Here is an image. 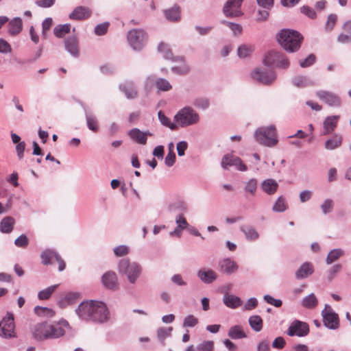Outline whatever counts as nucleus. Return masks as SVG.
Listing matches in <instances>:
<instances>
[{
	"instance_id": "1",
	"label": "nucleus",
	"mask_w": 351,
	"mask_h": 351,
	"mask_svg": "<svg viewBox=\"0 0 351 351\" xmlns=\"http://www.w3.org/2000/svg\"><path fill=\"white\" fill-rule=\"evenodd\" d=\"M80 319L104 324L109 320L110 312L106 304L100 301H84L75 309Z\"/></svg>"
},
{
	"instance_id": "2",
	"label": "nucleus",
	"mask_w": 351,
	"mask_h": 351,
	"mask_svg": "<svg viewBox=\"0 0 351 351\" xmlns=\"http://www.w3.org/2000/svg\"><path fill=\"white\" fill-rule=\"evenodd\" d=\"M277 40L285 50L293 53L300 49L303 37L297 31L285 29L278 34Z\"/></svg>"
},
{
	"instance_id": "3",
	"label": "nucleus",
	"mask_w": 351,
	"mask_h": 351,
	"mask_svg": "<svg viewBox=\"0 0 351 351\" xmlns=\"http://www.w3.org/2000/svg\"><path fill=\"white\" fill-rule=\"evenodd\" d=\"M142 266L137 262H132L128 258H123L119 261L118 271L125 275L131 284H135L142 274Z\"/></svg>"
},
{
	"instance_id": "4",
	"label": "nucleus",
	"mask_w": 351,
	"mask_h": 351,
	"mask_svg": "<svg viewBox=\"0 0 351 351\" xmlns=\"http://www.w3.org/2000/svg\"><path fill=\"white\" fill-rule=\"evenodd\" d=\"M173 119L178 126L186 128L197 124L200 116L192 107L185 106L177 112Z\"/></svg>"
},
{
	"instance_id": "5",
	"label": "nucleus",
	"mask_w": 351,
	"mask_h": 351,
	"mask_svg": "<svg viewBox=\"0 0 351 351\" xmlns=\"http://www.w3.org/2000/svg\"><path fill=\"white\" fill-rule=\"evenodd\" d=\"M254 136L260 144L267 147H274L278 143L276 128L274 125L258 128L256 130Z\"/></svg>"
},
{
	"instance_id": "6",
	"label": "nucleus",
	"mask_w": 351,
	"mask_h": 351,
	"mask_svg": "<svg viewBox=\"0 0 351 351\" xmlns=\"http://www.w3.org/2000/svg\"><path fill=\"white\" fill-rule=\"evenodd\" d=\"M147 33L141 29H133L128 33V40L130 47L136 51L141 50L147 41Z\"/></svg>"
},
{
	"instance_id": "7",
	"label": "nucleus",
	"mask_w": 351,
	"mask_h": 351,
	"mask_svg": "<svg viewBox=\"0 0 351 351\" xmlns=\"http://www.w3.org/2000/svg\"><path fill=\"white\" fill-rule=\"evenodd\" d=\"M252 78L258 83L269 85L276 80V74L272 70L256 68L251 73Z\"/></svg>"
},
{
	"instance_id": "8",
	"label": "nucleus",
	"mask_w": 351,
	"mask_h": 351,
	"mask_svg": "<svg viewBox=\"0 0 351 351\" xmlns=\"http://www.w3.org/2000/svg\"><path fill=\"white\" fill-rule=\"evenodd\" d=\"M14 315L8 313L0 322V337L5 339H10L15 337Z\"/></svg>"
},
{
	"instance_id": "9",
	"label": "nucleus",
	"mask_w": 351,
	"mask_h": 351,
	"mask_svg": "<svg viewBox=\"0 0 351 351\" xmlns=\"http://www.w3.org/2000/svg\"><path fill=\"white\" fill-rule=\"evenodd\" d=\"M243 0H228L223 5V13L226 17L235 18L243 15L241 5Z\"/></svg>"
},
{
	"instance_id": "10",
	"label": "nucleus",
	"mask_w": 351,
	"mask_h": 351,
	"mask_svg": "<svg viewBox=\"0 0 351 351\" xmlns=\"http://www.w3.org/2000/svg\"><path fill=\"white\" fill-rule=\"evenodd\" d=\"M309 333V326L306 322L300 320L293 321L289 326L287 334L289 336L303 337Z\"/></svg>"
},
{
	"instance_id": "11",
	"label": "nucleus",
	"mask_w": 351,
	"mask_h": 351,
	"mask_svg": "<svg viewBox=\"0 0 351 351\" xmlns=\"http://www.w3.org/2000/svg\"><path fill=\"white\" fill-rule=\"evenodd\" d=\"M102 285L108 289L117 290L119 288L117 276L114 271H108L101 277Z\"/></svg>"
},
{
	"instance_id": "12",
	"label": "nucleus",
	"mask_w": 351,
	"mask_h": 351,
	"mask_svg": "<svg viewBox=\"0 0 351 351\" xmlns=\"http://www.w3.org/2000/svg\"><path fill=\"white\" fill-rule=\"evenodd\" d=\"M219 271L228 275L236 272L239 269L238 264L230 258H226L218 263Z\"/></svg>"
},
{
	"instance_id": "13",
	"label": "nucleus",
	"mask_w": 351,
	"mask_h": 351,
	"mask_svg": "<svg viewBox=\"0 0 351 351\" xmlns=\"http://www.w3.org/2000/svg\"><path fill=\"white\" fill-rule=\"evenodd\" d=\"M49 324L47 322H42L36 324L34 326L33 331L34 337L38 341L49 339Z\"/></svg>"
},
{
	"instance_id": "14",
	"label": "nucleus",
	"mask_w": 351,
	"mask_h": 351,
	"mask_svg": "<svg viewBox=\"0 0 351 351\" xmlns=\"http://www.w3.org/2000/svg\"><path fill=\"white\" fill-rule=\"evenodd\" d=\"M128 134L132 140L141 145L146 144L147 140V136L152 135L149 131L142 132L136 128L130 130Z\"/></svg>"
},
{
	"instance_id": "15",
	"label": "nucleus",
	"mask_w": 351,
	"mask_h": 351,
	"mask_svg": "<svg viewBox=\"0 0 351 351\" xmlns=\"http://www.w3.org/2000/svg\"><path fill=\"white\" fill-rule=\"evenodd\" d=\"M197 276L204 284H211L217 278V274L211 269H201Z\"/></svg>"
},
{
	"instance_id": "16",
	"label": "nucleus",
	"mask_w": 351,
	"mask_h": 351,
	"mask_svg": "<svg viewBox=\"0 0 351 351\" xmlns=\"http://www.w3.org/2000/svg\"><path fill=\"white\" fill-rule=\"evenodd\" d=\"M91 15V10L84 6H77L69 14V17L72 20H84Z\"/></svg>"
},
{
	"instance_id": "17",
	"label": "nucleus",
	"mask_w": 351,
	"mask_h": 351,
	"mask_svg": "<svg viewBox=\"0 0 351 351\" xmlns=\"http://www.w3.org/2000/svg\"><path fill=\"white\" fill-rule=\"evenodd\" d=\"M66 50L73 57L79 56L78 41L76 36L69 37L64 40Z\"/></svg>"
},
{
	"instance_id": "18",
	"label": "nucleus",
	"mask_w": 351,
	"mask_h": 351,
	"mask_svg": "<svg viewBox=\"0 0 351 351\" xmlns=\"http://www.w3.org/2000/svg\"><path fill=\"white\" fill-rule=\"evenodd\" d=\"M82 106L85 112V117L88 128L93 132H97L99 126L97 117L88 111L86 105L82 104Z\"/></svg>"
},
{
	"instance_id": "19",
	"label": "nucleus",
	"mask_w": 351,
	"mask_h": 351,
	"mask_svg": "<svg viewBox=\"0 0 351 351\" xmlns=\"http://www.w3.org/2000/svg\"><path fill=\"white\" fill-rule=\"evenodd\" d=\"M261 188L263 192L269 195H271L277 191L278 184L275 180L268 178L261 182Z\"/></svg>"
},
{
	"instance_id": "20",
	"label": "nucleus",
	"mask_w": 351,
	"mask_h": 351,
	"mask_svg": "<svg viewBox=\"0 0 351 351\" xmlns=\"http://www.w3.org/2000/svg\"><path fill=\"white\" fill-rule=\"evenodd\" d=\"M119 89L122 91L127 99H132L137 97L138 93L132 82H126L119 85Z\"/></svg>"
},
{
	"instance_id": "21",
	"label": "nucleus",
	"mask_w": 351,
	"mask_h": 351,
	"mask_svg": "<svg viewBox=\"0 0 351 351\" xmlns=\"http://www.w3.org/2000/svg\"><path fill=\"white\" fill-rule=\"evenodd\" d=\"M223 304L230 308H237L241 306L242 300L238 296L226 293L223 297Z\"/></svg>"
},
{
	"instance_id": "22",
	"label": "nucleus",
	"mask_w": 351,
	"mask_h": 351,
	"mask_svg": "<svg viewBox=\"0 0 351 351\" xmlns=\"http://www.w3.org/2000/svg\"><path fill=\"white\" fill-rule=\"evenodd\" d=\"M239 229L248 241H254L259 238L258 232L252 226L242 225L240 226Z\"/></svg>"
},
{
	"instance_id": "23",
	"label": "nucleus",
	"mask_w": 351,
	"mask_h": 351,
	"mask_svg": "<svg viewBox=\"0 0 351 351\" xmlns=\"http://www.w3.org/2000/svg\"><path fill=\"white\" fill-rule=\"evenodd\" d=\"M313 273V266L311 263H304L295 272V278L298 280L306 278Z\"/></svg>"
},
{
	"instance_id": "24",
	"label": "nucleus",
	"mask_w": 351,
	"mask_h": 351,
	"mask_svg": "<svg viewBox=\"0 0 351 351\" xmlns=\"http://www.w3.org/2000/svg\"><path fill=\"white\" fill-rule=\"evenodd\" d=\"M22 27V19L20 17H15L9 21L8 32L12 36H16L21 32Z\"/></svg>"
},
{
	"instance_id": "25",
	"label": "nucleus",
	"mask_w": 351,
	"mask_h": 351,
	"mask_svg": "<svg viewBox=\"0 0 351 351\" xmlns=\"http://www.w3.org/2000/svg\"><path fill=\"white\" fill-rule=\"evenodd\" d=\"M279 58H280V53L271 51L265 55L263 64L267 66H276Z\"/></svg>"
},
{
	"instance_id": "26",
	"label": "nucleus",
	"mask_w": 351,
	"mask_h": 351,
	"mask_svg": "<svg viewBox=\"0 0 351 351\" xmlns=\"http://www.w3.org/2000/svg\"><path fill=\"white\" fill-rule=\"evenodd\" d=\"M80 298V294L77 292H69L62 298L58 304L60 307L64 308L67 305L73 304Z\"/></svg>"
},
{
	"instance_id": "27",
	"label": "nucleus",
	"mask_w": 351,
	"mask_h": 351,
	"mask_svg": "<svg viewBox=\"0 0 351 351\" xmlns=\"http://www.w3.org/2000/svg\"><path fill=\"white\" fill-rule=\"evenodd\" d=\"M158 50L162 54L165 59L171 60L172 61H183L182 57H173L171 49L167 44L161 43L158 47Z\"/></svg>"
},
{
	"instance_id": "28",
	"label": "nucleus",
	"mask_w": 351,
	"mask_h": 351,
	"mask_svg": "<svg viewBox=\"0 0 351 351\" xmlns=\"http://www.w3.org/2000/svg\"><path fill=\"white\" fill-rule=\"evenodd\" d=\"M164 14L168 21L177 22L180 19V8L177 5L164 10Z\"/></svg>"
},
{
	"instance_id": "29",
	"label": "nucleus",
	"mask_w": 351,
	"mask_h": 351,
	"mask_svg": "<svg viewBox=\"0 0 351 351\" xmlns=\"http://www.w3.org/2000/svg\"><path fill=\"white\" fill-rule=\"evenodd\" d=\"M40 257L42 258V263L44 265L51 264V261L53 259L58 261L59 259L61 258L60 256L58 254V252H56L55 250H47L44 251L41 254Z\"/></svg>"
},
{
	"instance_id": "30",
	"label": "nucleus",
	"mask_w": 351,
	"mask_h": 351,
	"mask_svg": "<svg viewBox=\"0 0 351 351\" xmlns=\"http://www.w3.org/2000/svg\"><path fill=\"white\" fill-rule=\"evenodd\" d=\"M258 189V180L256 178H250L244 182L243 191L245 194L255 196Z\"/></svg>"
},
{
	"instance_id": "31",
	"label": "nucleus",
	"mask_w": 351,
	"mask_h": 351,
	"mask_svg": "<svg viewBox=\"0 0 351 351\" xmlns=\"http://www.w3.org/2000/svg\"><path fill=\"white\" fill-rule=\"evenodd\" d=\"M49 339H58L64 335L65 330L58 324H49Z\"/></svg>"
},
{
	"instance_id": "32",
	"label": "nucleus",
	"mask_w": 351,
	"mask_h": 351,
	"mask_svg": "<svg viewBox=\"0 0 351 351\" xmlns=\"http://www.w3.org/2000/svg\"><path fill=\"white\" fill-rule=\"evenodd\" d=\"M14 219L12 217H5L0 221V231L3 233H10L14 228Z\"/></svg>"
},
{
	"instance_id": "33",
	"label": "nucleus",
	"mask_w": 351,
	"mask_h": 351,
	"mask_svg": "<svg viewBox=\"0 0 351 351\" xmlns=\"http://www.w3.org/2000/svg\"><path fill=\"white\" fill-rule=\"evenodd\" d=\"M228 335L232 339H240L246 337V335L240 325L230 327Z\"/></svg>"
},
{
	"instance_id": "34",
	"label": "nucleus",
	"mask_w": 351,
	"mask_h": 351,
	"mask_svg": "<svg viewBox=\"0 0 351 351\" xmlns=\"http://www.w3.org/2000/svg\"><path fill=\"white\" fill-rule=\"evenodd\" d=\"M168 209L171 212L184 213L188 210V205L182 200H176L169 204Z\"/></svg>"
},
{
	"instance_id": "35",
	"label": "nucleus",
	"mask_w": 351,
	"mask_h": 351,
	"mask_svg": "<svg viewBox=\"0 0 351 351\" xmlns=\"http://www.w3.org/2000/svg\"><path fill=\"white\" fill-rule=\"evenodd\" d=\"M317 304L318 300L315 295L313 293L304 297L301 302L302 306L310 309L315 308Z\"/></svg>"
},
{
	"instance_id": "36",
	"label": "nucleus",
	"mask_w": 351,
	"mask_h": 351,
	"mask_svg": "<svg viewBox=\"0 0 351 351\" xmlns=\"http://www.w3.org/2000/svg\"><path fill=\"white\" fill-rule=\"evenodd\" d=\"M292 83L298 88H304L312 85V82L306 76H296L292 79Z\"/></svg>"
},
{
	"instance_id": "37",
	"label": "nucleus",
	"mask_w": 351,
	"mask_h": 351,
	"mask_svg": "<svg viewBox=\"0 0 351 351\" xmlns=\"http://www.w3.org/2000/svg\"><path fill=\"white\" fill-rule=\"evenodd\" d=\"M250 327L256 332H259L263 328V320L258 315H252L249 318Z\"/></svg>"
},
{
	"instance_id": "38",
	"label": "nucleus",
	"mask_w": 351,
	"mask_h": 351,
	"mask_svg": "<svg viewBox=\"0 0 351 351\" xmlns=\"http://www.w3.org/2000/svg\"><path fill=\"white\" fill-rule=\"evenodd\" d=\"M71 25L69 23L64 25H58L53 29V34L57 38H62L65 34L69 33Z\"/></svg>"
},
{
	"instance_id": "39",
	"label": "nucleus",
	"mask_w": 351,
	"mask_h": 351,
	"mask_svg": "<svg viewBox=\"0 0 351 351\" xmlns=\"http://www.w3.org/2000/svg\"><path fill=\"white\" fill-rule=\"evenodd\" d=\"M173 330V328H160L157 330V337L159 341L165 345V340L166 338L169 337L171 335V332Z\"/></svg>"
},
{
	"instance_id": "40",
	"label": "nucleus",
	"mask_w": 351,
	"mask_h": 351,
	"mask_svg": "<svg viewBox=\"0 0 351 351\" xmlns=\"http://www.w3.org/2000/svg\"><path fill=\"white\" fill-rule=\"evenodd\" d=\"M34 311L36 315L41 317H52L55 315L54 311L47 307L36 306Z\"/></svg>"
},
{
	"instance_id": "41",
	"label": "nucleus",
	"mask_w": 351,
	"mask_h": 351,
	"mask_svg": "<svg viewBox=\"0 0 351 351\" xmlns=\"http://www.w3.org/2000/svg\"><path fill=\"white\" fill-rule=\"evenodd\" d=\"M158 117L162 125L170 128L171 130H174L177 128V125L176 123H171L170 119L167 116H165L162 110L158 111Z\"/></svg>"
},
{
	"instance_id": "42",
	"label": "nucleus",
	"mask_w": 351,
	"mask_h": 351,
	"mask_svg": "<svg viewBox=\"0 0 351 351\" xmlns=\"http://www.w3.org/2000/svg\"><path fill=\"white\" fill-rule=\"evenodd\" d=\"M155 85L158 91H169L172 88L170 82L164 78L156 79Z\"/></svg>"
},
{
	"instance_id": "43",
	"label": "nucleus",
	"mask_w": 351,
	"mask_h": 351,
	"mask_svg": "<svg viewBox=\"0 0 351 351\" xmlns=\"http://www.w3.org/2000/svg\"><path fill=\"white\" fill-rule=\"evenodd\" d=\"M237 156L232 154H226L223 156L221 162V167L224 169H228L236 161Z\"/></svg>"
},
{
	"instance_id": "44",
	"label": "nucleus",
	"mask_w": 351,
	"mask_h": 351,
	"mask_svg": "<svg viewBox=\"0 0 351 351\" xmlns=\"http://www.w3.org/2000/svg\"><path fill=\"white\" fill-rule=\"evenodd\" d=\"M192 104L195 107L204 110L208 108L210 102L206 97H197L193 101Z\"/></svg>"
},
{
	"instance_id": "45",
	"label": "nucleus",
	"mask_w": 351,
	"mask_h": 351,
	"mask_svg": "<svg viewBox=\"0 0 351 351\" xmlns=\"http://www.w3.org/2000/svg\"><path fill=\"white\" fill-rule=\"evenodd\" d=\"M285 199L282 196L279 197L273 206L272 210L276 213H282L287 210Z\"/></svg>"
},
{
	"instance_id": "46",
	"label": "nucleus",
	"mask_w": 351,
	"mask_h": 351,
	"mask_svg": "<svg viewBox=\"0 0 351 351\" xmlns=\"http://www.w3.org/2000/svg\"><path fill=\"white\" fill-rule=\"evenodd\" d=\"M58 287L57 285L50 286L45 289L40 291L38 293V298L40 300H47Z\"/></svg>"
},
{
	"instance_id": "47",
	"label": "nucleus",
	"mask_w": 351,
	"mask_h": 351,
	"mask_svg": "<svg viewBox=\"0 0 351 351\" xmlns=\"http://www.w3.org/2000/svg\"><path fill=\"white\" fill-rule=\"evenodd\" d=\"M253 51V48L251 46L243 45L239 47L237 49V53L239 58H245L249 56Z\"/></svg>"
},
{
	"instance_id": "48",
	"label": "nucleus",
	"mask_w": 351,
	"mask_h": 351,
	"mask_svg": "<svg viewBox=\"0 0 351 351\" xmlns=\"http://www.w3.org/2000/svg\"><path fill=\"white\" fill-rule=\"evenodd\" d=\"M110 25L109 22H104L95 26L94 32L97 36H103L108 32Z\"/></svg>"
},
{
	"instance_id": "49",
	"label": "nucleus",
	"mask_w": 351,
	"mask_h": 351,
	"mask_svg": "<svg viewBox=\"0 0 351 351\" xmlns=\"http://www.w3.org/2000/svg\"><path fill=\"white\" fill-rule=\"evenodd\" d=\"M221 23L228 26L229 28L232 31V33L234 36L240 34L242 32V27L238 23L229 22L225 20L221 21Z\"/></svg>"
},
{
	"instance_id": "50",
	"label": "nucleus",
	"mask_w": 351,
	"mask_h": 351,
	"mask_svg": "<svg viewBox=\"0 0 351 351\" xmlns=\"http://www.w3.org/2000/svg\"><path fill=\"white\" fill-rule=\"evenodd\" d=\"M343 137L340 134H333L330 137V149H336L342 144Z\"/></svg>"
},
{
	"instance_id": "51",
	"label": "nucleus",
	"mask_w": 351,
	"mask_h": 351,
	"mask_svg": "<svg viewBox=\"0 0 351 351\" xmlns=\"http://www.w3.org/2000/svg\"><path fill=\"white\" fill-rule=\"evenodd\" d=\"M198 324V319L193 315H187L183 322V327H194Z\"/></svg>"
},
{
	"instance_id": "52",
	"label": "nucleus",
	"mask_w": 351,
	"mask_h": 351,
	"mask_svg": "<svg viewBox=\"0 0 351 351\" xmlns=\"http://www.w3.org/2000/svg\"><path fill=\"white\" fill-rule=\"evenodd\" d=\"M29 244V239L25 234H21L14 241V245L19 247L25 248Z\"/></svg>"
},
{
	"instance_id": "53",
	"label": "nucleus",
	"mask_w": 351,
	"mask_h": 351,
	"mask_svg": "<svg viewBox=\"0 0 351 351\" xmlns=\"http://www.w3.org/2000/svg\"><path fill=\"white\" fill-rule=\"evenodd\" d=\"M113 252L117 256H124L129 253V248L127 245H121L115 247Z\"/></svg>"
},
{
	"instance_id": "54",
	"label": "nucleus",
	"mask_w": 351,
	"mask_h": 351,
	"mask_svg": "<svg viewBox=\"0 0 351 351\" xmlns=\"http://www.w3.org/2000/svg\"><path fill=\"white\" fill-rule=\"evenodd\" d=\"M214 348V343L213 341H206L199 343L197 349L199 351H212Z\"/></svg>"
},
{
	"instance_id": "55",
	"label": "nucleus",
	"mask_w": 351,
	"mask_h": 351,
	"mask_svg": "<svg viewBox=\"0 0 351 351\" xmlns=\"http://www.w3.org/2000/svg\"><path fill=\"white\" fill-rule=\"evenodd\" d=\"M315 62V56L313 54L308 55L304 60L300 61V66L306 68L311 66Z\"/></svg>"
},
{
	"instance_id": "56",
	"label": "nucleus",
	"mask_w": 351,
	"mask_h": 351,
	"mask_svg": "<svg viewBox=\"0 0 351 351\" xmlns=\"http://www.w3.org/2000/svg\"><path fill=\"white\" fill-rule=\"evenodd\" d=\"M300 10L302 14L307 16L310 19H315L317 16L315 10L312 8H311L308 5L302 6L300 8Z\"/></svg>"
},
{
	"instance_id": "57",
	"label": "nucleus",
	"mask_w": 351,
	"mask_h": 351,
	"mask_svg": "<svg viewBox=\"0 0 351 351\" xmlns=\"http://www.w3.org/2000/svg\"><path fill=\"white\" fill-rule=\"evenodd\" d=\"M263 298L268 304H271L275 307H280L282 304L281 300L275 299L270 295H265Z\"/></svg>"
},
{
	"instance_id": "58",
	"label": "nucleus",
	"mask_w": 351,
	"mask_h": 351,
	"mask_svg": "<svg viewBox=\"0 0 351 351\" xmlns=\"http://www.w3.org/2000/svg\"><path fill=\"white\" fill-rule=\"evenodd\" d=\"M344 251L341 249H335L330 250V263L343 256Z\"/></svg>"
},
{
	"instance_id": "59",
	"label": "nucleus",
	"mask_w": 351,
	"mask_h": 351,
	"mask_svg": "<svg viewBox=\"0 0 351 351\" xmlns=\"http://www.w3.org/2000/svg\"><path fill=\"white\" fill-rule=\"evenodd\" d=\"M339 327V318L338 314L330 311V329H337Z\"/></svg>"
},
{
	"instance_id": "60",
	"label": "nucleus",
	"mask_w": 351,
	"mask_h": 351,
	"mask_svg": "<svg viewBox=\"0 0 351 351\" xmlns=\"http://www.w3.org/2000/svg\"><path fill=\"white\" fill-rule=\"evenodd\" d=\"M176 154L173 152V151H169L165 159V165L169 167H172L176 162Z\"/></svg>"
},
{
	"instance_id": "61",
	"label": "nucleus",
	"mask_w": 351,
	"mask_h": 351,
	"mask_svg": "<svg viewBox=\"0 0 351 351\" xmlns=\"http://www.w3.org/2000/svg\"><path fill=\"white\" fill-rule=\"evenodd\" d=\"M188 147V143L186 141H182L177 143L176 149L179 156H182L185 154V151Z\"/></svg>"
},
{
	"instance_id": "62",
	"label": "nucleus",
	"mask_w": 351,
	"mask_h": 351,
	"mask_svg": "<svg viewBox=\"0 0 351 351\" xmlns=\"http://www.w3.org/2000/svg\"><path fill=\"white\" fill-rule=\"evenodd\" d=\"M176 223L177 224V226L180 230H184L188 226V223L186 220V219L183 217V215H179L176 218Z\"/></svg>"
},
{
	"instance_id": "63",
	"label": "nucleus",
	"mask_w": 351,
	"mask_h": 351,
	"mask_svg": "<svg viewBox=\"0 0 351 351\" xmlns=\"http://www.w3.org/2000/svg\"><path fill=\"white\" fill-rule=\"evenodd\" d=\"M12 48L10 45L4 39L0 38V53H10Z\"/></svg>"
},
{
	"instance_id": "64",
	"label": "nucleus",
	"mask_w": 351,
	"mask_h": 351,
	"mask_svg": "<svg viewBox=\"0 0 351 351\" xmlns=\"http://www.w3.org/2000/svg\"><path fill=\"white\" fill-rule=\"evenodd\" d=\"M258 305V301L256 298H250L245 304L243 309L245 311H250L256 308Z\"/></svg>"
}]
</instances>
